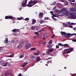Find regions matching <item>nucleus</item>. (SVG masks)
Wrapping results in <instances>:
<instances>
[{
	"label": "nucleus",
	"instance_id": "f257e3e1",
	"mask_svg": "<svg viewBox=\"0 0 76 76\" xmlns=\"http://www.w3.org/2000/svg\"><path fill=\"white\" fill-rule=\"evenodd\" d=\"M70 11H72L73 12H71L70 13V17L72 18L73 19H76V10L75 9L72 8L70 9Z\"/></svg>",
	"mask_w": 76,
	"mask_h": 76
},
{
	"label": "nucleus",
	"instance_id": "f03ea898",
	"mask_svg": "<svg viewBox=\"0 0 76 76\" xmlns=\"http://www.w3.org/2000/svg\"><path fill=\"white\" fill-rule=\"evenodd\" d=\"M38 3V1L35 0L32 1H30L28 2V4H27L28 7H31L34 6V4Z\"/></svg>",
	"mask_w": 76,
	"mask_h": 76
},
{
	"label": "nucleus",
	"instance_id": "7ed1b4c3",
	"mask_svg": "<svg viewBox=\"0 0 76 76\" xmlns=\"http://www.w3.org/2000/svg\"><path fill=\"white\" fill-rule=\"evenodd\" d=\"M21 1H21V4H22L21 5L22 7H25L27 4V0H24V1H23V0H21Z\"/></svg>",
	"mask_w": 76,
	"mask_h": 76
},
{
	"label": "nucleus",
	"instance_id": "20e7f679",
	"mask_svg": "<svg viewBox=\"0 0 76 76\" xmlns=\"http://www.w3.org/2000/svg\"><path fill=\"white\" fill-rule=\"evenodd\" d=\"M61 33L62 36H63V35H64L65 37H66L67 38H70V36H69V33L66 34V33L65 32H61Z\"/></svg>",
	"mask_w": 76,
	"mask_h": 76
},
{
	"label": "nucleus",
	"instance_id": "39448f33",
	"mask_svg": "<svg viewBox=\"0 0 76 76\" xmlns=\"http://www.w3.org/2000/svg\"><path fill=\"white\" fill-rule=\"evenodd\" d=\"M73 48H70L69 49H65V50H64V52H63V54H65L66 53V52L71 50H73Z\"/></svg>",
	"mask_w": 76,
	"mask_h": 76
},
{
	"label": "nucleus",
	"instance_id": "423d86ee",
	"mask_svg": "<svg viewBox=\"0 0 76 76\" xmlns=\"http://www.w3.org/2000/svg\"><path fill=\"white\" fill-rule=\"evenodd\" d=\"M31 46V45L30 43H27L26 44V48L28 50L29 48H30Z\"/></svg>",
	"mask_w": 76,
	"mask_h": 76
},
{
	"label": "nucleus",
	"instance_id": "0eeeda50",
	"mask_svg": "<svg viewBox=\"0 0 76 76\" xmlns=\"http://www.w3.org/2000/svg\"><path fill=\"white\" fill-rule=\"evenodd\" d=\"M11 31H12L14 33H16L17 32H19L20 30L18 29H14L12 30Z\"/></svg>",
	"mask_w": 76,
	"mask_h": 76
},
{
	"label": "nucleus",
	"instance_id": "6e6552de",
	"mask_svg": "<svg viewBox=\"0 0 76 76\" xmlns=\"http://www.w3.org/2000/svg\"><path fill=\"white\" fill-rule=\"evenodd\" d=\"M30 62L34 60L35 59V56H32L31 57H30Z\"/></svg>",
	"mask_w": 76,
	"mask_h": 76
},
{
	"label": "nucleus",
	"instance_id": "1a4fd4ad",
	"mask_svg": "<svg viewBox=\"0 0 76 76\" xmlns=\"http://www.w3.org/2000/svg\"><path fill=\"white\" fill-rule=\"evenodd\" d=\"M43 39L44 40L46 38H47L48 37L47 34L46 33H44L43 36Z\"/></svg>",
	"mask_w": 76,
	"mask_h": 76
},
{
	"label": "nucleus",
	"instance_id": "9d476101",
	"mask_svg": "<svg viewBox=\"0 0 76 76\" xmlns=\"http://www.w3.org/2000/svg\"><path fill=\"white\" fill-rule=\"evenodd\" d=\"M57 7L59 8H61L62 7V5L60 3H58L56 4Z\"/></svg>",
	"mask_w": 76,
	"mask_h": 76
},
{
	"label": "nucleus",
	"instance_id": "9b49d317",
	"mask_svg": "<svg viewBox=\"0 0 76 76\" xmlns=\"http://www.w3.org/2000/svg\"><path fill=\"white\" fill-rule=\"evenodd\" d=\"M12 73V71L9 70H7V72H6V73H5L7 74V75H8Z\"/></svg>",
	"mask_w": 76,
	"mask_h": 76
},
{
	"label": "nucleus",
	"instance_id": "f8f14e48",
	"mask_svg": "<svg viewBox=\"0 0 76 76\" xmlns=\"http://www.w3.org/2000/svg\"><path fill=\"white\" fill-rule=\"evenodd\" d=\"M40 61V56H37L36 58L37 62H38Z\"/></svg>",
	"mask_w": 76,
	"mask_h": 76
},
{
	"label": "nucleus",
	"instance_id": "ddd939ff",
	"mask_svg": "<svg viewBox=\"0 0 76 76\" xmlns=\"http://www.w3.org/2000/svg\"><path fill=\"white\" fill-rule=\"evenodd\" d=\"M64 14V12H60L58 13V15L59 16H63Z\"/></svg>",
	"mask_w": 76,
	"mask_h": 76
},
{
	"label": "nucleus",
	"instance_id": "4468645a",
	"mask_svg": "<svg viewBox=\"0 0 76 76\" xmlns=\"http://www.w3.org/2000/svg\"><path fill=\"white\" fill-rule=\"evenodd\" d=\"M36 20H35L34 19L32 20L31 24H34L35 23H36Z\"/></svg>",
	"mask_w": 76,
	"mask_h": 76
},
{
	"label": "nucleus",
	"instance_id": "2eb2a0df",
	"mask_svg": "<svg viewBox=\"0 0 76 76\" xmlns=\"http://www.w3.org/2000/svg\"><path fill=\"white\" fill-rule=\"evenodd\" d=\"M8 39L7 38H6V39L4 41V43L5 44H7L8 43Z\"/></svg>",
	"mask_w": 76,
	"mask_h": 76
},
{
	"label": "nucleus",
	"instance_id": "dca6fc26",
	"mask_svg": "<svg viewBox=\"0 0 76 76\" xmlns=\"http://www.w3.org/2000/svg\"><path fill=\"white\" fill-rule=\"evenodd\" d=\"M61 11L62 12H66L67 11V9L66 8H63L61 10Z\"/></svg>",
	"mask_w": 76,
	"mask_h": 76
},
{
	"label": "nucleus",
	"instance_id": "f3484780",
	"mask_svg": "<svg viewBox=\"0 0 76 76\" xmlns=\"http://www.w3.org/2000/svg\"><path fill=\"white\" fill-rule=\"evenodd\" d=\"M73 35H76V33H74V34H72L69 33V36H70V37L71 36H72Z\"/></svg>",
	"mask_w": 76,
	"mask_h": 76
},
{
	"label": "nucleus",
	"instance_id": "a211bd4d",
	"mask_svg": "<svg viewBox=\"0 0 76 76\" xmlns=\"http://www.w3.org/2000/svg\"><path fill=\"white\" fill-rule=\"evenodd\" d=\"M39 22H40V24H42L45 23V21L44 20H41Z\"/></svg>",
	"mask_w": 76,
	"mask_h": 76
},
{
	"label": "nucleus",
	"instance_id": "6ab92c4d",
	"mask_svg": "<svg viewBox=\"0 0 76 76\" xmlns=\"http://www.w3.org/2000/svg\"><path fill=\"white\" fill-rule=\"evenodd\" d=\"M28 64V63L27 62L24 63L23 65L21 67H24L26 66V65Z\"/></svg>",
	"mask_w": 76,
	"mask_h": 76
},
{
	"label": "nucleus",
	"instance_id": "aec40b11",
	"mask_svg": "<svg viewBox=\"0 0 76 76\" xmlns=\"http://www.w3.org/2000/svg\"><path fill=\"white\" fill-rule=\"evenodd\" d=\"M33 54L34 55V56H37L39 54V51L37 53H34Z\"/></svg>",
	"mask_w": 76,
	"mask_h": 76
},
{
	"label": "nucleus",
	"instance_id": "412c9836",
	"mask_svg": "<svg viewBox=\"0 0 76 76\" xmlns=\"http://www.w3.org/2000/svg\"><path fill=\"white\" fill-rule=\"evenodd\" d=\"M54 48H52V49H48V51L51 53L53 51H54Z\"/></svg>",
	"mask_w": 76,
	"mask_h": 76
},
{
	"label": "nucleus",
	"instance_id": "4be33fe9",
	"mask_svg": "<svg viewBox=\"0 0 76 76\" xmlns=\"http://www.w3.org/2000/svg\"><path fill=\"white\" fill-rule=\"evenodd\" d=\"M47 46L48 49H51L52 47L51 45H48Z\"/></svg>",
	"mask_w": 76,
	"mask_h": 76
},
{
	"label": "nucleus",
	"instance_id": "5701e85b",
	"mask_svg": "<svg viewBox=\"0 0 76 76\" xmlns=\"http://www.w3.org/2000/svg\"><path fill=\"white\" fill-rule=\"evenodd\" d=\"M3 64V61L2 59H0V65Z\"/></svg>",
	"mask_w": 76,
	"mask_h": 76
},
{
	"label": "nucleus",
	"instance_id": "b1692460",
	"mask_svg": "<svg viewBox=\"0 0 76 76\" xmlns=\"http://www.w3.org/2000/svg\"><path fill=\"white\" fill-rule=\"evenodd\" d=\"M23 19V18L22 17H21L20 18H17V20H22Z\"/></svg>",
	"mask_w": 76,
	"mask_h": 76
},
{
	"label": "nucleus",
	"instance_id": "393cba45",
	"mask_svg": "<svg viewBox=\"0 0 76 76\" xmlns=\"http://www.w3.org/2000/svg\"><path fill=\"white\" fill-rule=\"evenodd\" d=\"M36 48H33L30 49V50H32V51L34 50H36Z\"/></svg>",
	"mask_w": 76,
	"mask_h": 76
},
{
	"label": "nucleus",
	"instance_id": "a878e982",
	"mask_svg": "<svg viewBox=\"0 0 76 76\" xmlns=\"http://www.w3.org/2000/svg\"><path fill=\"white\" fill-rule=\"evenodd\" d=\"M8 64V63H4L3 65L4 66H7V64Z\"/></svg>",
	"mask_w": 76,
	"mask_h": 76
},
{
	"label": "nucleus",
	"instance_id": "bb28decb",
	"mask_svg": "<svg viewBox=\"0 0 76 76\" xmlns=\"http://www.w3.org/2000/svg\"><path fill=\"white\" fill-rule=\"evenodd\" d=\"M9 19H11L12 20L14 19L13 17L11 16H9Z\"/></svg>",
	"mask_w": 76,
	"mask_h": 76
},
{
	"label": "nucleus",
	"instance_id": "cd10ccee",
	"mask_svg": "<svg viewBox=\"0 0 76 76\" xmlns=\"http://www.w3.org/2000/svg\"><path fill=\"white\" fill-rule=\"evenodd\" d=\"M58 45H59L61 46H62V47L64 46V45L62 44V43H58Z\"/></svg>",
	"mask_w": 76,
	"mask_h": 76
},
{
	"label": "nucleus",
	"instance_id": "c85d7f7f",
	"mask_svg": "<svg viewBox=\"0 0 76 76\" xmlns=\"http://www.w3.org/2000/svg\"><path fill=\"white\" fill-rule=\"evenodd\" d=\"M39 27L38 26H36V30H39Z\"/></svg>",
	"mask_w": 76,
	"mask_h": 76
},
{
	"label": "nucleus",
	"instance_id": "c756f323",
	"mask_svg": "<svg viewBox=\"0 0 76 76\" xmlns=\"http://www.w3.org/2000/svg\"><path fill=\"white\" fill-rule=\"evenodd\" d=\"M23 42H21L20 43V44H19V45H20V46H22L23 45Z\"/></svg>",
	"mask_w": 76,
	"mask_h": 76
},
{
	"label": "nucleus",
	"instance_id": "7c9ffc66",
	"mask_svg": "<svg viewBox=\"0 0 76 76\" xmlns=\"http://www.w3.org/2000/svg\"><path fill=\"white\" fill-rule=\"evenodd\" d=\"M52 19H53L54 20L56 21H57V20L56 18H55L53 16H52Z\"/></svg>",
	"mask_w": 76,
	"mask_h": 76
},
{
	"label": "nucleus",
	"instance_id": "2f4dec72",
	"mask_svg": "<svg viewBox=\"0 0 76 76\" xmlns=\"http://www.w3.org/2000/svg\"><path fill=\"white\" fill-rule=\"evenodd\" d=\"M50 52L49 51V50H48L46 52V53L47 54H50Z\"/></svg>",
	"mask_w": 76,
	"mask_h": 76
},
{
	"label": "nucleus",
	"instance_id": "473e14b6",
	"mask_svg": "<svg viewBox=\"0 0 76 76\" xmlns=\"http://www.w3.org/2000/svg\"><path fill=\"white\" fill-rule=\"evenodd\" d=\"M63 46L65 47H68L69 46V45L68 44H64L63 45Z\"/></svg>",
	"mask_w": 76,
	"mask_h": 76
},
{
	"label": "nucleus",
	"instance_id": "72a5a7b5",
	"mask_svg": "<svg viewBox=\"0 0 76 76\" xmlns=\"http://www.w3.org/2000/svg\"><path fill=\"white\" fill-rule=\"evenodd\" d=\"M43 15V13H42H42H40L39 14V16H40V17L42 16Z\"/></svg>",
	"mask_w": 76,
	"mask_h": 76
},
{
	"label": "nucleus",
	"instance_id": "f704fd0d",
	"mask_svg": "<svg viewBox=\"0 0 76 76\" xmlns=\"http://www.w3.org/2000/svg\"><path fill=\"white\" fill-rule=\"evenodd\" d=\"M44 28H42L40 30H39V31L38 32V33H40L42 31H43L44 30Z\"/></svg>",
	"mask_w": 76,
	"mask_h": 76
},
{
	"label": "nucleus",
	"instance_id": "c9c22d12",
	"mask_svg": "<svg viewBox=\"0 0 76 76\" xmlns=\"http://www.w3.org/2000/svg\"><path fill=\"white\" fill-rule=\"evenodd\" d=\"M56 4V2L55 1H54L53 2V3H52V5H53V6H54Z\"/></svg>",
	"mask_w": 76,
	"mask_h": 76
},
{
	"label": "nucleus",
	"instance_id": "e433bc0d",
	"mask_svg": "<svg viewBox=\"0 0 76 76\" xmlns=\"http://www.w3.org/2000/svg\"><path fill=\"white\" fill-rule=\"evenodd\" d=\"M34 34H35L37 35H39V34L38 33V32H34Z\"/></svg>",
	"mask_w": 76,
	"mask_h": 76
},
{
	"label": "nucleus",
	"instance_id": "4c0bfd02",
	"mask_svg": "<svg viewBox=\"0 0 76 76\" xmlns=\"http://www.w3.org/2000/svg\"><path fill=\"white\" fill-rule=\"evenodd\" d=\"M24 56V54H23L22 55H21L20 56V58H23V57Z\"/></svg>",
	"mask_w": 76,
	"mask_h": 76
},
{
	"label": "nucleus",
	"instance_id": "58836bf2",
	"mask_svg": "<svg viewBox=\"0 0 76 76\" xmlns=\"http://www.w3.org/2000/svg\"><path fill=\"white\" fill-rule=\"evenodd\" d=\"M55 11L56 13H58L59 12V11L57 9H56L55 10Z\"/></svg>",
	"mask_w": 76,
	"mask_h": 76
},
{
	"label": "nucleus",
	"instance_id": "ea45409f",
	"mask_svg": "<svg viewBox=\"0 0 76 76\" xmlns=\"http://www.w3.org/2000/svg\"><path fill=\"white\" fill-rule=\"evenodd\" d=\"M44 19L45 20H49V18L47 17H45L44 18Z\"/></svg>",
	"mask_w": 76,
	"mask_h": 76
},
{
	"label": "nucleus",
	"instance_id": "a19ab883",
	"mask_svg": "<svg viewBox=\"0 0 76 76\" xmlns=\"http://www.w3.org/2000/svg\"><path fill=\"white\" fill-rule=\"evenodd\" d=\"M37 37L36 36H34L33 37V39H37Z\"/></svg>",
	"mask_w": 76,
	"mask_h": 76
},
{
	"label": "nucleus",
	"instance_id": "79ce46f5",
	"mask_svg": "<svg viewBox=\"0 0 76 76\" xmlns=\"http://www.w3.org/2000/svg\"><path fill=\"white\" fill-rule=\"evenodd\" d=\"M31 28L32 30H35V27L34 26H32Z\"/></svg>",
	"mask_w": 76,
	"mask_h": 76
},
{
	"label": "nucleus",
	"instance_id": "37998d69",
	"mask_svg": "<svg viewBox=\"0 0 76 76\" xmlns=\"http://www.w3.org/2000/svg\"><path fill=\"white\" fill-rule=\"evenodd\" d=\"M7 75V74L4 73L3 74L2 76H7V75Z\"/></svg>",
	"mask_w": 76,
	"mask_h": 76
},
{
	"label": "nucleus",
	"instance_id": "c03bdc74",
	"mask_svg": "<svg viewBox=\"0 0 76 76\" xmlns=\"http://www.w3.org/2000/svg\"><path fill=\"white\" fill-rule=\"evenodd\" d=\"M5 19H9V16H5Z\"/></svg>",
	"mask_w": 76,
	"mask_h": 76
},
{
	"label": "nucleus",
	"instance_id": "a18cd8bd",
	"mask_svg": "<svg viewBox=\"0 0 76 76\" xmlns=\"http://www.w3.org/2000/svg\"><path fill=\"white\" fill-rule=\"evenodd\" d=\"M22 46L19 45L17 47V48H20L22 47Z\"/></svg>",
	"mask_w": 76,
	"mask_h": 76
},
{
	"label": "nucleus",
	"instance_id": "49530a36",
	"mask_svg": "<svg viewBox=\"0 0 76 76\" xmlns=\"http://www.w3.org/2000/svg\"><path fill=\"white\" fill-rule=\"evenodd\" d=\"M52 40H51L49 41V42H48V43L50 44H52Z\"/></svg>",
	"mask_w": 76,
	"mask_h": 76
},
{
	"label": "nucleus",
	"instance_id": "de8ad7c7",
	"mask_svg": "<svg viewBox=\"0 0 76 76\" xmlns=\"http://www.w3.org/2000/svg\"><path fill=\"white\" fill-rule=\"evenodd\" d=\"M29 20V18H26L25 19H24V20L26 21H28Z\"/></svg>",
	"mask_w": 76,
	"mask_h": 76
},
{
	"label": "nucleus",
	"instance_id": "09e8293b",
	"mask_svg": "<svg viewBox=\"0 0 76 76\" xmlns=\"http://www.w3.org/2000/svg\"><path fill=\"white\" fill-rule=\"evenodd\" d=\"M67 24V25H70V22H67L66 23Z\"/></svg>",
	"mask_w": 76,
	"mask_h": 76
},
{
	"label": "nucleus",
	"instance_id": "8fccbe9b",
	"mask_svg": "<svg viewBox=\"0 0 76 76\" xmlns=\"http://www.w3.org/2000/svg\"><path fill=\"white\" fill-rule=\"evenodd\" d=\"M72 51H73V50H72L71 51H68V52H67L66 53V54H68L69 53H70Z\"/></svg>",
	"mask_w": 76,
	"mask_h": 76
},
{
	"label": "nucleus",
	"instance_id": "3c124183",
	"mask_svg": "<svg viewBox=\"0 0 76 76\" xmlns=\"http://www.w3.org/2000/svg\"><path fill=\"white\" fill-rule=\"evenodd\" d=\"M3 48H0V52H1L2 51H3Z\"/></svg>",
	"mask_w": 76,
	"mask_h": 76
},
{
	"label": "nucleus",
	"instance_id": "603ef678",
	"mask_svg": "<svg viewBox=\"0 0 76 76\" xmlns=\"http://www.w3.org/2000/svg\"><path fill=\"white\" fill-rule=\"evenodd\" d=\"M68 27L69 28H73V26L70 25V26H69Z\"/></svg>",
	"mask_w": 76,
	"mask_h": 76
},
{
	"label": "nucleus",
	"instance_id": "864d4df0",
	"mask_svg": "<svg viewBox=\"0 0 76 76\" xmlns=\"http://www.w3.org/2000/svg\"><path fill=\"white\" fill-rule=\"evenodd\" d=\"M52 15L53 16V17H57V16L56 15H55V14H52Z\"/></svg>",
	"mask_w": 76,
	"mask_h": 76
},
{
	"label": "nucleus",
	"instance_id": "5fc2aeb1",
	"mask_svg": "<svg viewBox=\"0 0 76 76\" xmlns=\"http://www.w3.org/2000/svg\"><path fill=\"white\" fill-rule=\"evenodd\" d=\"M69 4V3L68 2H65V5H67Z\"/></svg>",
	"mask_w": 76,
	"mask_h": 76
},
{
	"label": "nucleus",
	"instance_id": "6e6d98bb",
	"mask_svg": "<svg viewBox=\"0 0 76 76\" xmlns=\"http://www.w3.org/2000/svg\"><path fill=\"white\" fill-rule=\"evenodd\" d=\"M56 48H59V46L58 45H57L56 46Z\"/></svg>",
	"mask_w": 76,
	"mask_h": 76
},
{
	"label": "nucleus",
	"instance_id": "4d7b16f0",
	"mask_svg": "<svg viewBox=\"0 0 76 76\" xmlns=\"http://www.w3.org/2000/svg\"><path fill=\"white\" fill-rule=\"evenodd\" d=\"M63 25H64L65 26H67V24H66L65 23H64V24H63Z\"/></svg>",
	"mask_w": 76,
	"mask_h": 76
},
{
	"label": "nucleus",
	"instance_id": "13d9d810",
	"mask_svg": "<svg viewBox=\"0 0 76 76\" xmlns=\"http://www.w3.org/2000/svg\"><path fill=\"white\" fill-rule=\"evenodd\" d=\"M71 25H75V23H71Z\"/></svg>",
	"mask_w": 76,
	"mask_h": 76
},
{
	"label": "nucleus",
	"instance_id": "bf43d9fd",
	"mask_svg": "<svg viewBox=\"0 0 76 76\" xmlns=\"http://www.w3.org/2000/svg\"><path fill=\"white\" fill-rule=\"evenodd\" d=\"M55 36V35H52V36H51V38H54V37Z\"/></svg>",
	"mask_w": 76,
	"mask_h": 76
},
{
	"label": "nucleus",
	"instance_id": "052dcab7",
	"mask_svg": "<svg viewBox=\"0 0 76 76\" xmlns=\"http://www.w3.org/2000/svg\"><path fill=\"white\" fill-rule=\"evenodd\" d=\"M59 1H60L61 2H64V0H59Z\"/></svg>",
	"mask_w": 76,
	"mask_h": 76
},
{
	"label": "nucleus",
	"instance_id": "680f3d73",
	"mask_svg": "<svg viewBox=\"0 0 76 76\" xmlns=\"http://www.w3.org/2000/svg\"><path fill=\"white\" fill-rule=\"evenodd\" d=\"M18 76H22V74L21 73L19 74Z\"/></svg>",
	"mask_w": 76,
	"mask_h": 76
},
{
	"label": "nucleus",
	"instance_id": "e2e57ef3",
	"mask_svg": "<svg viewBox=\"0 0 76 76\" xmlns=\"http://www.w3.org/2000/svg\"><path fill=\"white\" fill-rule=\"evenodd\" d=\"M72 41L73 42H76V39H72Z\"/></svg>",
	"mask_w": 76,
	"mask_h": 76
},
{
	"label": "nucleus",
	"instance_id": "0e129e2a",
	"mask_svg": "<svg viewBox=\"0 0 76 76\" xmlns=\"http://www.w3.org/2000/svg\"><path fill=\"white\" fill-rule=\"evenodd\" d=\"M71 2H75V0H71Z\"/></svg>",
	"mask_w": 76,
	"mask_h": 76
},
{
	"label": "nucleus",
	"instance_id": "69168bd1",
	"mask_svg": "<svg viewBox=\"0 0 76 76\" xmlns=\"http://www.w3.org/2000/svg\"><path fill=\"white\" fill-rule=\"evenodd\" d=\"M17 33H13V35H15V36H16V35H17Z\"/></svg>",
	"mask_w": 76,
	"mask_h": 76
},
{
	"label": "nucleus",
	"instance_id": "338daca9",
	"mask_svg": "<svg viewBox=\"0 0 76 76\" xmlns=\"http://www.w3.org/2000/svg\"><path fill=\"white\" fill-rule=\"evenodd\" d=\"M11 42H12V43H14L15 42V41L13 40H12Z\"/></svg>",
	"mask_w": 76,
	"mask_h": 76
},
{
	"label": "nucleus",
	"instance_id": "774afa93",
	"mask_svg": "<svg viewBox=\"0 0 76 76\" xmlns=\"http://www.w3.org/2000/svg\"><path fill=\"white\" fill-rule=\"evenodd\" d=\"M73 29L74 31H76V27H74Z\"/></svg>",
	"mask_w": 76,
	"mask_h": 76
}]
</instances>
